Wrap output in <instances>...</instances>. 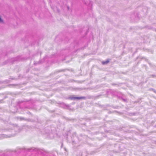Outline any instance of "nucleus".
<instances>
[{
    "label": "nucleus",
    "mask_w": 156,
    "mask_h": 156,
    "mask_svg": "<svg viewBox=\"0 0 156 156\" xmlns=\"http://www.w3.org/2000/svg\"><path fill=\"white\" fill-rule=\"evenodd\" d=\"M84 98L83 97H75L74 98V99H84Z\"/></svg>",
    "instance_id": "nucleus-1"
},
{
    "label": "nucleus",
    "mask_w": 156,
    "mask_h": 156,
    "mask_svg": "<svg viewBox=\"0 0 156 156\" xmlns=\"http://www.w3.org/2000/svg\"><path fill=\"white\" fill-rule=\"evenodd\" d=\"M2 20L1 19V18L0 17V22H2Z\"/></svg>",
    "instance_id": "nucleus-3"
},
{
    "label": "nucleus",
    "mask_w": 156,
    "mask_h": 156,
    "mask_svg": "<svg viewBox=\"0 0 156 156\" xmlns=\"http://www.w3.org/2000/svg\"><path fill=\"white\" fill-rule=\"evenodd\" d=\"M109 62V61L108 60H107L105 62H102V64H107V63H108Z\"/></svg>",
    "instance_id": "nucleus-2"
}]
</instances>
